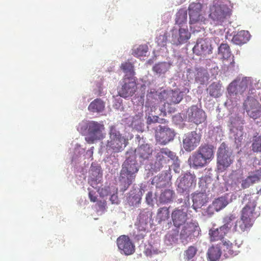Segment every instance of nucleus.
Returning a JSON list of instances; mask_svg holds the SVG:
<instances>
[{"label": "nucleus", "instance_id": "1", "mask_svg": "<svg viewBox=\"0 0 261 261\" xmlns=\"http://www.w3.org/2000/svg\"><path fill=\"white\" fill-rule=\"evenodd\" d=\"M139 166L135 156L128 157L122 165L119 181L120 191L124 192L135 181L139 171Z\"/></svg>", "mask_w": 261, "mask_h": 261}, {"label": "nucleus", "instance_id": "2", "mask_svg": "<svg viewBox=\"0 0 261 261\" xmlns=\"http://www.w3.org/2000/svg\"><path fill=\"white\" fill-rule=\"evenodd\" d=\"M125 75L120 82L119 96L127 98L133 96L137 90V79L134 76V66H121Z\"/></svg>", "mask_w": 261, "mask_h": 261}, {"label": "nucleus", "instance_id": "3", "mask_svg": "<svg viewBox=\"0 0 261 261\" xmlns=\"http://www.w3.org/2000/svg\"><path fill=\"white\" fill-rule=\"evenodd\" d=\"M109 139L106 144V149L113 152H121L127 144V140L117 129L115 125L109 127Z\"/></svg>", "mask_w": 261, "mask_h": 261}, {"label": "nucleus", "instance_id": "4", "mask_svg": "<svg viewBox=\"0 0 261 261\" xmlns=\"http://www.w3.org/2000/svg\"><path fill=\"white\" fill-rule=\"evenodd\" d=\"M234 156L225 143H222L218 148L217 154V169L219 172H224L233 163Z\"/></svg>", "mask_w": 261, "mask_h": 261}, {"label": "nucleus", "instance_id": "5", "mask_svg": "<svg viewBox=\"0 0 261 261\" xmlns=\"http://www.w3.org/2000/svg\"><path fill=\"white\" fill-rule=\"evenodd\" d=\"M230 15L228 8L218 2L214 1L210 7L209 17L214 21L215 25H221Z\"/></svg>", "mask_w": 261, "mask_h": 261}, {"label": "nucleus", "instance_id": "6", "mask_svg": "<svg viewBox=\"0 0 261 261\" xmlns=\"http://www.w3.org/2000/svg\"><path fill=\"white\" fill-rule=\"evenodd\" d=\"M202 9V5L198 3H192L189 5L188 8L190 17L189 23L191 28L197 24L201 25L206 23L207 20Z\"/></svg>", "mask_w": 261, "mask_h": 261}, {"label": "nucleus", "instance_id": "7", "mask_svg": "<svg viewBox=\"0 0 261 261\" xmlns=\"http://www.w3.org/2000/svg\"><path fill=\"white\" fill-rule=\"evenodd\" d=\"M105 127L103 124L98 122L92 121L88 125L87 134L85 137L86 141L89 144H93L95 141L105 138V134L102 133Z\"/></svg>", "mask_w": 261, "mask_h": 261}, {"label": "nucleus", "instance_id": "8", "mask_svg": "<svg viewBox=\"0 0 261 261\" xmlns=\"http://www.w3.org/2000/svg\"><path fill=\"white\" fill-rule=\"evenodd\" d=\"M200 230L198 223L196 222H190L185 224L182 228L179 239L184 244H187L198 236Z\"/></svg>", "mask_w": 261, "mask_h": 261}, {"label": "nucleus", "instance_id": "9", "mask_svg": "<svg viewBox=\"0 0 261 261\" xmlns=\"http://www.w3.org/2000/svg\"><path fill=\"white\" fill-rule=\"evenodd\" d=\"M252 84L250 77H237L228 86L227 91L230 95L242 94Z\"/></svg>", "mask_w": 261, "mask_h": 261}, {"label": "nucleus", "instance_id": "10", "mask_svg": "<svg viewBox=\"0 0 261 261\" xmlns=\"http://www.w3.org/2000/svg\"><path fill=\"white\" fill-rule=\"evenodd\" d=\"M155 168L160 170L164 165L168 163L170 160L175 161L177 157L176 154L168 148H162L156 150L155 155Z\"/></svg>", "mask_w": 261, "mask_h": 261}, {"label": "nucleus", "instance_id": "11", "mask_svg": "<svg viewBox=\"0 0 261 261\" xmlns=\"http://www.w3.org/2000/svg\"><path fill=\"white\" fill-rule=\"evenodd\" d=\"M175 136L174 130L166 126L160 125L155 130L156 141L161 145H166L172 141Z\"/></svg>", "mask_w": 261, "mask_h": 261}, {"label": "nucleus", "instance_id": "12", "mask_svg": "<svg viewBox=\"0 0 261 261\" xmlns=\"http://www.w3.org/2000/svg\"><path fill=\"white\" fill-rule=\"evenodd\" d=\"M196 176L190 173H186L177 180V190L181 193L188 192L196 186Z\"/></svg>", "mask_w": 261, "mask_h": 261}, {"label": "nucleus", "instance_id": "13", "mask_svg": "<svg viewBox=\"0 0 261 261\" xmlns=\"http://www.w3.org/2000/svg\"><path fill=\"white\" fill-rule=\"evenodd\" d=\"M116 242L121 254L129 255L135 252V246L128 236L121 235L117 238Z\"/></svg>", "mask_w": 261, "mask_h": 261}, {"label": "nucleus", "instance_id": "14", "mask_svg": "<svg viewBox=\"0 0 261 261\" xmlns=\"http://www.w3.org/2000/svg\"><path fill=\"white\" fill-rule=\"evenodd\" d=\"M201 138V135L195 131L186 134L182 141L183 147L187 151L194 150L199 144Z\"/></svg>", "mask_w": 261, "mask_h": 261}, {"label": "nucleus", "instance_id": "15", "mask_svg": "<svg viewBox=\"0 0 261 261\" xmlns=\"http://www.w3.org/2000/svg\"><path fill=\"white\" fill-rule=\"evenodd\" d=\"M244 108L248 115L255 119L261 114V105L259 102L253 97L246 99L244 103Z\"/></svg>", "mask_w": 261, "mask_h": 261}, {"label": "nucleus", "instance_id": "16", "mask_svg": "<svg viewBox=\"0 0 261 261\" xmlns=\"http://www.w3.org/2000/svg\"><path fill=\"white\" fill-rule=\"evenodd\" d=\"M179 27L178 31L176 29L172 30V41L176 45L186 42L191 37L187 25Z\"/></svg>", "mask_w": 261, "mask_h": 261}, {"label": "nucleus", "instance_id": "17", "mask_svg": "<svg viewBox=\"0 0 261 261\" xmlns=\"http://www.w3.org/2000/svg\"><path fill=\"white\" fill-rule=\"evenodd\" d=\"M188 118L190 122L199 124L205 121L206 116L205 112L196 106H192L188 111Z\"/></svg>", "mask_w": 261, "mask_h": 261}, {"label": "nucleus", "instance_id": "18", "mask_svg": "<svg viewBox=\"0 0 261 261\" xmlns=\"http://www.w3.org/2000/svg\"><path fill=\"white\" fill-rule=\"evenodd\" d=\"M212 47L210 42L206 39H200L194 46V53L198 56H206L212 53Z\"/></svg>", "mask_w": 261, "mask_h": 261}, {"label": "nucleus", "instance_id": "19", "mask_svg": "<svg viewBox=\"0 0 261 261\" xmlns=\"http://www.w3.org/2000/svg\"><path fill=\"white\" fill-rule=\"evenodd\" d=\"M256 205L254 200H250L242 209L241 217L253 223L255 219L259 216L257 212L255 211Z\"/></svg>", "mask_w": 261, "mask_h": 261}, {"label": "nucleus", "instance_id": "20", "mask_svg": "<svg viewBox=\"0 0 261 261\" xmlns=\"http://www.w3.org/2000/svg\"><path fill=\"white\" fill-rule=\"evenodd\" d=\"M171 218L173 225L176 228H179L187 220V211L182 208H176L171 213Z\"/></svg>", "mask_w": 261, "mask_h": 261}, {"label": "nucleus", "instance_id": "21", "mask_svg": "<svg viewBox=\"0 0 261 261\" xmlns=\"http://www.w3.org/2000/svg\"><path fill=\"white\" fill-rule=\"evenodd\" d=\"M163 101L168 105L178 103L182 99L181 93L178 91H162Z\"/></svg>", "mask_w": 261, "mask_h": 261}, {"label": "nucleus", "instance_id": "22", "mask_svg": "<svg viewBox=\"0 0 261 261\" xmlns=\"http://www.w3.org/2000/svg\"><path fill=\"white\" fill-rule=\"evenodd\" d=\"M228 203V201L225 197H219L215 199L212 203L207 207L205 213L209 216H211L216 212H218L224 208Z\"/></svg>", "mask_w": 261, "mask_h": 261}, {"label": "nucleus", "instance_id": "23", "mask_svg": "<svg viewBox=\"0 0 261 261\" xmlns=\"http://www.w3.org/2000/svg\"><path fill=\"white\" fill-rule=\"evenodd\" d=\"M241 243H238L235 241V244H233L229 241H225L223 243V250L224 256L226 257H230L238 254L239 252L238 250L239 248L240 247Z\"/></svg>", "mask_w": 261, "mask_h": 261}, {"label": "nucleus", "instance_id": "24", "mask_svg": "<svg viewBox=\"0 0 261 261\" xmlns=\"http://www.w3.org/2000/svg\"><path fill=\"white\" fill-rule=\"evenodd\" d=\"M152 149L149 145L142 144L135 149L136 155L141 161L148 160L152 155Z\"/></svg>", "mask_w": 261, "mask_h": 261}, {"label": "nucleus", "instance_id": "25", "mask_svg": "<svg viewBox=\"0 0 261 261\" xmlns=\"http://www.w3.org/2000/svg\"><path fill=\"white\" fill-rule=\"evenodd\" d=\"M188 161L190 165L196 168L203 167L208 163L197 150L190 156Z\"/></svg>", "mask_w": 261, "mask_h": 261}, {"label": "nucleus", "instance_id": "26", "mask_svg": "<svg viewBox=\"0 0 261 261\" xmlns=\"http://www.w3.org/2000/svg\"><path fill=\"white\" fill-rule=\"evenodd\" d=\"M253 224V223L251 222L249 220H245L244 218L241 217L240 220L236 221L233 227V231L242 233L250 229L252 226Z\"/></svg>", "mask_w": 261, "mask_h": 261}, {"label": "nucleus", "instance_id": "27", "mask_svg": "<svg viewBox=\"0 0 261 261\" xmlns=\"http://www.w3.org/2000/svg\"><path fill=\"white\" fill-rule=\"evenodd\" d=\"M192 200L193 206L196 209L204 205L208 201V197L205 193L199 192L193 194Z\"/></svg>", "mask_w": 261, "mask_h": 261}, {"label": "nucleus", "instance_id": "28", "mask_svg": "<svg viewBox=\"0 0 261 261\" xmlns=\"http://www.w3.org/2000/svg\"><path fill=\"white\" fill-rule=\"evenodd\" d=\"M197 151L207 162H209L214 158L213 147L212 145H202L198 148Z\"/></svg>", "mask_w": 261, "mask_h": 261}, {"label": "nucleus", "instance_id": "29", "mask_svg": "<svg viewBox=\"0 0 261 261\" xmlns=\"http://www.w3.org/2000/svg\"><path fill=\"white\" fill-rule=\"evenodd\" d=\"M250 34L247 31L242 30L234 35L232 41L237 45H241L246 43L249 39Z\"/></svg>", "mask_w": 261, "mask_h": 261}, {"label": "nucleus", "instance_id": "30", "mask_svg": "<svg viewBox=\"0 0 261 261\" xmlns=\"http://www.w3.org/2000/svg\"><path fill=\"white\" fill-rule=\"evenodd\" d=\"M168 182V175L166 173L155 176L151 180V184L155 185L158 188L166 187Z\"/></svg>", "mask_w": 261, "mask_h": 261}, {"label": "nucleus", "instance_id": "31", "mask_svg": "<svg viewBox=\"0 0 261 261\" xmlns=\"http://www.w3.org/2000/svg\"><path fill=\"white\" fill-rule=\"evenodd\" d=\"M227 233V232L221 226L218 228L211 229L209 231L210 241L211 242H215L221 240Z\"/></svg>", "mask_w": 261, "mask_h": 261}, {"label": "nucleus", "instance_id": "32", "mask_svg": "<svg viewBox=\"0 0 261 261\" xmlns=\"http://www.w3.org/2000/svg\"><path fill=\"white\" fill-rule=\"evenodd\" d=\"M162 95V91L158 92L154 89H151L149 92L147 94V101L150 103L152 106L153 105L158 103L159 101H163V97L161 96Z\"/></svg>", "mask_w": 261, "mask_h": 261}, {"label": "nucleus", "instance_id": "33", "mask_svg": "<svg viewBox=\"0 0 261 261\" xmlns=\"http://www.w3.org/2000/svg\"><path fill=\"white\" fill-rule=\"evenodd\" d=\"M105 108V102L100 98H96L92 101L88 106V110L93 113L102 112Z\"/></svg>", "mask_w": 261, "mask_h": 261}, {"label": "nucleus", "instance_id": "34", "mask_svg": "<svg viewBox=\"0 0 261 261\" xmlns=\"http://www.w3.org/2000/svg\"><path fill=\"white\" fill-rule=\"evenodd\" d=\"M236 219L235 215L232 214L225 216L222 220L223 224L221 226L226 232L228 233L232 226H234Z\"/></svg>", "mask_w": 261, "mask_h": 261}, {"label": "nucleus", "instance_id": "35", "mask_svg": "<svg viewBox=\"0 0 261 261\" xmlns=\"http://www.w3.org/2000/svg\"><path fill=\"white\" fill-rule=\"evenodd\" d=\"M218 55L223 61L228 60L231 57L232 55L228 44H221L218 47Z\"/></svg>", "mask_w": 261, "mask_h": 261}, {"label": "nucleus", "instance_id": "36", "mask_svg": "<svg viewBox=\"0 0 261 261\" xmlns=\"http://www.w3.org/2000/svg\"><path fill=\"white\" fill-rule=\"evenodd\" d=\"M187 11L185 9H180L176 14L175 23L179 27L187 25Z\"/></svg>", "mask_w": 261, "mask_h": 261}, {"label": "nucleus", "instance_id": "37", "mask_svg": "<svg viewBox=\"0 0 261 261\" xmlns=\"http://www.w3.org/2000/svg\"><path fill=\"white\" fill-rule=\"evenodd\" d=\"M208 258L211 261H217L221 255V251L219 247L212 246L207 252Z\"/></svg>", "mask_w": 261, "mask_h": 261}, {"label": "nucleus", "instance_id": "38", "mask_svg": "<svg viewBox=\"0 0 261 261\" xmlns=\"http://www.w3.org/2000/svg\"><path fill=\"white\" fill-rule=\"evenodd\" d=\"M260 180L258 175L253 174L247 177L245 179L242 180L241 187L243 189L249 188L251 185L258 182Z\"/></svg>", "mask_w": 261, "mask_h": 261}, {"label": "nucleus", "instance_id": "39", "mask_svg": "<svg viewBox=\"0 0 261 261\" xmlns=\"http://www.w3.org/2000/svg\"><path fill=\"white\" fill-rule=\"evenodd\" d=\"M174 194L173 191L170 189L165 190L161 193L159 197V201L163 203L170 202L172 200Z\"/></svg>", "mask_w": 261, "mask_h": 261}, {"label": "nucleus", "instance_id": "40", "mask_svg": "<svg viewBox=\"0 0 261 261\" xmlns=\"http://www.w3.org/2000/svg\"><path fill=\"white\" fill-rule=\"evenodd\" d=\"M148 52V47L146 44L140 45L133 50L132 54L137 57L146 56Z\"/></svg>", "mask_w": 261, "mask_h": 261}, {"label": "nucleus", "instance_id": "41", "mask_svg": "<svg viewBox=\"0 0 261 261\" xmlns=\"http://www.w3.org/2000/svg\"><path fill=\"white\" fill-rule=\"evenodd\" d=\"M208 90L211 96L219 97L221 95V86L218 84L212 83L210 85Z\"/></svg>", "mask_w": 261, "mask_h": 261}, {"label": "nucleus", "instance_id": "42", "mask_svg": "<svg viewBox=\"0 0 261 261\" xmlns=\"http://www.w3.org/2000/svg\"><path fill=\"white\" fill-rule=\"evenodd\" d=\"M197 251V248L191 246L185 251L184 258L185 261H189L192 259L196 255Z\"/></svg>", "mask_w": 261, "mask_h": 261}, {"label": "nucleus", "instance_id": "43", "mask_svg": "<svg viewBox=\"0 0 261 261\" xmlns=\"http://www.w3.org/2000/svg\"><path fill=\"white\" fill-rule=\"evenodd\" d=\"M157 217L160 221H165L169 217V208L167 207H161L158 210Z\"/></svg>", "mask_w": 261, "mask_h": 261}, {"label": "nucleus", "instance_id": "44", "mask_svg": "<svg viewBox=\"0 0 261 261\" xmlns=\"http://www.w3.org/2000/svg\"><path fill=\"white\" fill-rule=\"evenodd\" d=\"M184 57L179 55H174L170 61V65H182L184 64H187Z\"/></svg>", "mask_w": 261, "mask_h": 261}, {"label": "nucleus", "instance_id": "45", "mask_svg": "<svg viewBox=\"0 0 261 261\" xmlns=\"http://www.w3.org/2000/svg\"><path fill=\"white\" fill-rule=\"evenodd\" d=\"M178 236V230H175L172 233H168L166 236V240L169 242L170 244L177 242Z\"/></svg>", "mask_w": 261, "mask_h": 261}, {"label": "nucleus", "instance_id": "46", "mask_svg": "<svg viewBox=\"0 0 261 261\" xmlns=\"http://www.w3.org/2000/svg\"><path fill=\"white\" fill-rule=\"evenodd\" d=\"M252 149L253 152H261V136H258L254 139L252 144Z\"/></svg>", "mask_w": 261, "mask_h": 261}, {"label": "nucleus", "instance_id": "47", "mask_svg": "<svg viewBox=\"0 0 261 261\" xmlns=\"http://www.w3.org/2000/svg\"><path fill=\"white\" fill-rule=\"evenodd\" d=\"M129 200V204L134 206L138 204L140 202L141 198L138 196L135 195L132 198L130 197Z\"/></svg>", "mask_w": 261, "mask_h": 261}, {"label": "nucleus", "instance_id": "48", "mask_svg": "<svg viewBox=\"0 0 261 261\" xmlns=\"http://www.w3.org/2000/svg\"><path fill=\"white\" fill-rule=\"evenodd\" d=\"M99 211L104 212L106 210L107 202L106 201H99L97 203Z\"/></svg>", "mask_w": 261, "mask_h": 261}, {"label": "nucleus", "instance_id": "49", "mask_svg": "<svg viewBox=\"0 0 261 261\" xmlns=\"http://www.w3.org/2000/svg\"><path fill=\"white\" fill-rule=\"evenodd\" d=\"M146 202L150 204L152 202L153 199H152V192H148L146 196Z\"/></svg>", "mask_w": 261, "mask_h": 261}, {"label": "nucleus", "instance_id": "50", "mask_svg": "<svg viewBox=\"0 0 261 261\" xmlns=\"http://www.w3.org/2000/svg\"><path fill=\"white\" fill-rule=\"evenodd\" d=\"M94 192L93 191H89V197L90 200L92 202H96L97 201V196L94 195Z\"/></svg>", "mask_w": 261, "mask_h": 261}, {"label": "nucleus", "instance_id": "51", "mask_svg": "<svg viewBox=\"0 0 261 261\" xmlns=\"http://www.w3.org/2000/svg\"><path fill=\"white\" fill-rule=\"evenodd\" d=\"M159 117L156 116H153L152 117H149L147 119V121L149 123H155L158 122Z\"/></svg>", "mask_w": 261, "mask_h": 261}, {"label": "nucleus", "instance_id": "52", "mask_svg": "<svg viewBox=\"0 0 261 261\" xmlns=\"http://www.w3.org/2000/svg\"><path fill=\"white\" fill-rule=\"evenodd\" d=\"M90 171L92 172V174L93 175L94 173L95 172V173H99L100 172V167L99 166H96L94 167L92 165L90 169Z\"/></svg>", "mask_w": 261, "mask_h": 261}, {"label": "nucleus", "instance_id": "53", "mask_svg": "<svg viewBox=\"0 0 261 261\" xmlns=\"http://www.w3.org/2000/svg\"><path fill=\"white\" fill-rule=\"evenodd\" d=\"M110 200L112 203H118L117 196L114 194L112 195L110 198Z\"/></svg>", "mask_w": 261, "mask_h": 261}, {"label": "nucleus", "instance_id": "54", "mask_svg": "<svg viewBox=\"0 0 261 261\" xmlns=\"http://www.w3.org/2000/svg\"><path fill=\"white\" fill-rule=\"evenodd\" d=\"M153 70L156 72L157 73H161L162 70L161 69V66H153Z\"/></svg>", "mask_w": 261, "mask_h": 261}, {"label": "nucleus", "instance_id": "55", "mask_svg": "<svg viewBox=\"0 0 261 261\" xmlns=\"http://www.w3.org/2000/svg\"><path fill=\"white\" fill-rule=\"evenodd\" d=\"M236 120V118H232L231 120H230V123H231V124L232 125V127H234V125H233V124H234V121Z\"/></svg>", "mask_w": 261, "mask_h": 261}, {"label": "nucleus", "instance_id": "56", "mask_svg": "<svg viewBox=\"0 0 261 261\" xmlns=\"http://www.w3.org/2000/svg\"><path fill=\"white\" fill-rule=\"evenodd\" d=\"M204 181V179L203 178H200L199 181V184L200 185L201 183Z\"/></svg>", "mask_w": 261, "mask_h": 261}, {"label": "nucleus", "instance_id": "57", "mask_svg": "<svg viewBox=\"0 0 261 261\" xmlns=\"http://www.w3.org/2000/svg\"><path fill=\"white\" fill-rule=\"evenodd\" d=\"M148 63L149 64H151L152 62H151V60H149L148 61Z\"/></svg>", "mask_w": 261, "mask_h": 261}, {"label": "nucleus", "instance_id": "58", "mask_svg": "<svg viewBox=\"0 0 261 261\" xmlns=\"http://www.w3.org/2000/svg\"><path fill=\"white\" fill-rule=\"evenodd\" d=\"M91 155H92V154H93V151H91Z\"/></svg>", "mask_w": 261, "mask_h": 261}, {"label": "nucleus", "instance_id": "59", "mask_svg": "<svg viewBox=\"0 0 261 261\" xmlns=\"http://www.w3.org/2000/svg\"><path fill=\"white\" fill-rule=\"evenodd\" d=\"M129 65H130V66H132V65L131 63H129Z\"/></svg>", "mask_w": 261, "mask_h": 261}, {"label": "nucleus", "instance_id": "60", "mask_svg": "<svg viewBox=\"0 0 261 261\" xmlns=\"http://www.w3.org/2000/svg\"><path fill=\"white\" fill-rule=\"evenodd\" d=\"M146 253L147 254V250L146 251Z\"/></svg>", "mask_w": 261, "mask_h": 261}]
</instances>
